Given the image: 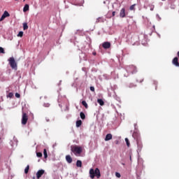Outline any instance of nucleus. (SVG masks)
Returning <instances> with one entry per match:
<instances>
[{"label":"nucleus","instance_id":"nucleus-1","mask_svg":"<svg viewBox=\"0 0 179 179\" xmlns=\"http://www.w3.org/2000/svg\"><path fill=\"white\" fill-rule=\"evenodd\" d=\"M132 136L136 141L138 152H141L142 150V148H143V144L142 143V140L141 139V135L137 132H134Z\"/></svg>","mask_w":179,"mask_h":179},{"label":"nucleus","instance_id":"nucleus-2","mask_svg":"<svg viewBox=\"0 0 179 179\" xmlns=\"http://www.w3.org/2000/svg\"><path fill=\"white\" fill-rule=\"evenodd\" d=\"M90 177L91 178H94V177H97V178H100L101 177V174L100 173V169L99 168H96L95 171L93 169L90 170Z\"/></svg>","mask_w":179,"mask_h":179},{"label":"nucleus","instance_id":"nucleus-3","mask_svg":"<svg viewBox=\"0 0 179 179\" xmlns=\"http://www.w3.org/2000/svg\"><path fill=\"white\" fill-rule=\"evenodd\" d=\"M83 148L82 147L78 146V145H73L71 146V152L74 153V155H80L83 152Z\"/></svg>","mask_w":179,"mask_h":179},{"label":"nucleus","instance_id":"nucleus-4","mask_svg":"<svg viewBox=\"0 0 179 179\" xmlns=\"http://www.w3.org/2000/svg\"><path fill=\"white\" fill-rule=\"evenodd\" d=\"M8 62L12 69H15V71H17V63H16V61H15L14 57H10L8 59Z\"/></svg>","mask_w":179,"mask_h":179},{"label":"nucleus","instance_id":"nucleus-5","mask_svg":"<svg viewBox=\"0 0 179 179\" xmlns=\"http://www.w3.org/2000/svg\"><path fill=\"white\" fill-rule=\"evenodd\" d=\"M27 121H29V115H27V113L22 112V124L26 125L27 124Z\"/></svg>","mask_w":179,"mask_h":179},{"label":"nucleus","instance_id":"nucleus-6","mask_svg":"<svg viewBox=\"0 0 179 179\" xmlns=\"http://www.w3.org/2000/svg\"><path fill=\"white\" fill-rule=\"evenodd\" d=\"M126 70L127 71V72H129L130 73H136V66L134 65L128 66L126 67Z\"/></svg>","mask_w":179,"mask_h":179},{"label":"nucleus","instance_id":"nucleus-7","mask_svg":"<svg viewBox=\"0 0 179 179\" xmlns=\"http://www.w3.org/2000/svg\"><path fill=\"white\" fill-rule=\"evenodd\" d=\"M45 173V171L41 169L39 171H38V172L36 173V178L38 179L41 178V177L43 176V175Z\"/></svg>","mask_w":179,"mask_h":179},{"label":"nucleus","instance_id":"nucleus-8","mask_svg":"<svg viewBox=\"0 0 179 179\" xmlns=\"http://www.w3.org/2000/svg\"><path fill=\"white\" fill-rule=\"evenodd\" d=\"M9 16H10L9 13L8 11H4L3 14L0 18V22H2L6 17H9Z\"/></svg>","mask_w":179,"mask_h":179},{"label":"nucleus","instance_id":"nucleus-9","mask_svg":"<svg viewBox=\"0 0 179 179\" xmlns=\"http://www.w3.org/2000/svg\"><path fill=\"white\" fill-rule=\"evenodd\" d=\"M102 47H103V48H105V50H107V49L110 48V47H111V43L110 42H104L102 44Z\"/></svg>","mask_w":179,"mask_h":179},{"label":"nucleus","instance_id":"nucleus-10","mask_svg":"<svg viewBox=\"0 0 179 179\" xmlns=\"http://www.w3.org/2000/svg\"><path fill=\"white\" fill-rule=\"evenodd\" d=\"M172 64L175 65V66H179L178 57H174Z\"/></svg>","mask_w":179,"mask_h":179},{"label":"nucleus","instance_id":"nucleus-11","mask_svg":"<svg viewBox=\"0 0 179 179\" xmlns=\"http://www.w3.org/2000/svg\"><path fill=\"white\" fill-rule=\"evenodd\" d=\"M106 20L103 17H99L96 19V23H104Z\"/></svg>","mask_w":179,"mask_h":179},{"label":"nucleus","instance_id":"nucleus-12","mask_svg":"<svg viewBox=\"0 0 179 179\" xmlns=\"http://www.w3.org/2000/svg\"><path fill=\"white\" fill-rule=\"evenodd\" d=\"M113 139V134H108L106 136L105 141L107 142L108 141H111Z\"/></svg>","mask_w":179,"mask_h":179},{"label":"nucleus","instance_id":"nucleus-13","mask_svg":"<svg viewBox=\"0 0 179 179\" xmlns=\"http://www.w3.org/2000/svg\"><path fill=\"white\" fill-rule=\"evenodd\" d=\"M120 17H125V8H122L120 13Z\"/></svg>","mask_w":179,"mask_h":179},{"label":"nucleus","instance_id":"nucleus-14","mask_svg":"<svg viewBox=\"0 0 179 179\" xmlns=\"http://www.w3.org/2000/svg\"><path fill=\"white\" fill-rule=\"evenodd\" d=\"M66 160L67 163H69V164L72 163V157H71V155H66Z\"/></svg>","mask_w":179,"mask_h":179},{"label":"nucleus","instance_id":"nucleus-15","mask_svg":"<svg viewBox=\"0 0 179 179\" xmlns=\"http://www.w3.org/2000/svg\"><path fill=\"white\" fill-rule=\"evenodd\" d=\"M97 103H99L101 106H104V101L101 99H97Z\"/></svg>","mask_w":179,"mask_h":179},{"label":"nucleus","instance_id":"nucleus-16","mask_svg":"<svg viewBox=\"0 0 179 179\" xmlns=\"http://www.w3.org/2000/svg\"><path fill=\"white\" fill-rule=\"evenodd\" d=\"M29 4H25V6H24V8H23V12H27V10H29Z\"/></svg>","mask_w":179,"mask_h":179},{"label":"nucleus","instance_id":"nucleus-17","mask_svg":"<svg viewBox=\"0 0 179 179\" xmlns=\"http://www.w3.org/2000/svg\"><path fill=\"white\" fill-rule=\"evenodd\" d=\"M80 117L81 120H85L86 118V115H85V113L83 112H80Z\"/></svg>","mask_w":179,"mask_h":179},{"label":"nucleus","instance_id":"nucleus-18","mask_svg":"<svg viewBox=\"0 0 179 179\" xmlns=\"http://www.w3.org/2000/svg\"><path fill=\"white\" fill-rule=\"evenodd\" d=\"M76 166H77V167H82V161H80V160H77V162H76Z\"/></svg>","mask_w":179,"mask_h":179},{"label":"nucleus","instance_id":"nucleus-19","mask_svg":"<svg viewBox=\"0 0 179 179\" xmlns=\"http://www.w3.org/2000/svg\"><path fill=\"white\" fill-rule=\"evenodd\" d=\"M27 29H29V25H27V23H23V30H27Z\"/></svg>","mask_w":179,"mask_h":179},{"label":"nucleus","instance_id":"nucleus-20","mask_svg":"<svg viewBox=\"0 0 179 179\" xmlns=\"http://www.w3.org/2000/svg\"><path fill=\"white\" fill-rule=\"evenodd\" d=\"M135 6H136V3H134V4L131 5V6L129 7V10H134V11H135Z\"/></svg>","mask_w":179,"mask_h":179},{"label":"nucleus","instance_id":"nucleus-21","mask_svg":"<svg viewBox=\"0 0 179 179\" xmlns=\"http://www.w3.org/2000/svg\"><path fill=\"white\" fill-rule=\"evenodd\" d=\"M82 125V120H78L76 122V127L77 128H79V127H80Z\"/></svg>","mask_w":179,"mask_h":179},{"label":"nucleus","instance_id":"nucleus-22","mask_svg":"<svg viewBox=\"0 0 179 179\" xmlns=\"http://www.w3.org/2000/svg\"><path fill=\"white\" fill-rule=\"evenodd\" d=\"M82 104L85 107V108H88L89 106L87 105V103H86V101H83Z\"/></svg>","mask_w":179,"mask_h":179},{"label":"nucleus","instance_id":"nucleus-23","mask_svg":"<svg viewBox=\"0 0 179 179\" xmlns=\"http://www.w3.org/2000/svg\"><path fill=\"white\" fill-rule=\"evenodd\" d=\"M29 170H30V166L27 165L24 169L25 174H27V173H29Z\"/></svg>","mask_w":179,"mask_h":179},{"label":"nucleus","instance_id":"nucleus-24","mask_svg":"<svg viewBox=\"0 0 179 179\" xmlns=\"http://www.w3.org/2000/svg\"><path fill=\"white\" fill-rule=\"evenodd\" d=\"M43 155H44L45 159H47V157H48V155L47 154V150L46 149L43 150Z\"/></svg>","mask_w":179,"mask_h":179},{"label":"nucleus","instance_id":"nucleus-25","mask_svg":"<svg viewBox=\"0 0 179 179\" xmlns=\"http://www.w3.org/2000/svg\"><path fill=\"white\" fill-rule=\"evenodd\" d=\"M125 142H126V143H127V147L128 148H129V146H130V143H129V140L128 139V138H125Z\"/></svg>","mask_w":179,"mask_h":179},{"label":"nucleus","instance_id":"nucleus-26","mask_svg":"<svg viewBox=\"0 0 179 179\" xmlns=\"http://www.w3.org/2000/svg\"><path fill=\"white\" fill-rule=\"evenodd\" d=\"M0 54H5V50L2 47H0Z\"/></svg>","mask_w":179,"mask_h":179},{"label":"nucleus","instance_id":"nucleus-27","mask_svg":"<svg viewBox=\"0 0 179 179\" xmlns=\"http://www.w3.org/2000/svg\"><path fill=\"white\" fill-rule=\"evenodd\" d=\"M7 97L12 99V97H13V92L8 93V94L7 95Z\"/></svg>","mask_w":179,"mask_h":179},{"label":"nucleus","instance_id":"nucleus-28","mask_svg":"<svg viewBox=\"0 0 179 179\" xmlns=\"http://www.w3.org/2000/svg\"><path fill=\"white\" fill-rule=\"evenodd\" d=\"M17 36V37H23V31H20Z\"/></svg>","mask_w":179,"mask_h":179},{"label":"nucleus","instance_id":"nucleus-29","mask_svg":"<svg viewBox=\"0 0 179 179\" xmlns=\"http://www.w3.org/2000/svg\"><path fill=\"white\" fill-rule=\"evenodd\" d=\"M37 157H43V153L41 152H37L36 153Z\"/></svg>","mask_w":179,"mask_h":179},{"label":"nucleus","instance_id":"nucleus-30","mask_svg":"<svg viewBox=\"0 0 179 179\" xmlns=\"http://www.w3.org/2000/svg\"><path fill=\"white\" fill-rule=\"evenodd\" d=\"M115 176L117 177V178H121V174L118 172L115 173Z\"/></svg>","mask_w":179,"mask_h":179},{"label":"nucleus","instance_id":"nucleus-31","mask_svg":"<svg viewBox=\"0 0 179 179\" xmlns=\"http://www.w3.org/2000/svg\"><path fill=\"white\" fill-rule=\"evenodd\" d=\"M15 97H17V99H20V94L16 93L15 94Z\"/></svg>","mask_w":179,"mask_h":179},{"label":"nucleus","instance_id":"nucleus-32","mask_svg":"<svg viewBox=\"0 0 179 179\" xmlns=\"http://www.w3.org/2000/svg\"><path fill=\"white\" fill-rule=\"evenodd\" d=\"M44 107H50V104L49 103H46L43 104Z\"/></svg>","mask_w":179,"mask_h":179},{"label":"nucleus","instance_id":"nucleus-33","mask_svg":"<svg viewBox=\"0 0 179 179\" xmlns=\"http://www.w3.org/2000/svg\"><path fill=\"white\" fill-rule=\"evenodd\" d=\"M90 90H91V92H94V87H90Z\"/></svg>","mask_w":179,"mask_h":179},{"label":"nucleus","instance_id":"nucleus-34","mask_svg":"<svg viewBox=\"0 0 179 179\" xmlns=\"http://www.w3.org/2000/svg\"><path fill=\"white\" fill-rule=\"evenodd\" d=\"M112 16H115V11H113V12L112 13Z\"/></svg>","mask_w":179,"mask_h":179},{"label":"nucleus","instance_id":"nucleus-35","mask_svg":"<svg viewBox=\"0 0 179 179\" xmlns=\"http://www.w3.org/2000/svg\"><path fill=\"white\" fill-rule=\"evenodd\" d=\"M115 143L116 145H118V143H120V141H115Z\"/></svg>","mask_w":179,"mask_h":179},{"label":"nucleus","instance_id":"nucleus-36","mask_svg":"<svg viewBox=\"0 0 179 179\" xmlns=\"http://www.w3.org/2000/svg\"><path fill=\"white\" fill-rule=\"evenodd\" d=\"M131 162L132 161V157L130 155V157H129Z\"/></svg>","mask_w":179,"mask_h":179},{"label":"nucleus","instance_id":"nucleus-37","mask_svg":"<svg viewBox=\"0 0 179 179\" xmlns=\"http://www.w3.org/2000/svg\"><path fill=\"white\" fill-rule=\"evenodd\" d=\"M92 54L94 55H96V52H92Z\"/></svg>","mask_w":179,"mask_h":179},{"label":"nucleus","instance_id":"nucleus-38","mask_svg":"<svg viewBox=\"0 0 179 179\" xmlns=\"http://www.w3.org/2000/svg\"><path fill=\"white\" fill-rule=\"evenodd\" d=\"M0 143H2V141L1 140V137H0Z\"/></svg>","mask_w":179,"mask_h":179},{"label":"nucleus","instance_id":"nucleus-39","mask_svg":"<svg viewBox=\"0 0 179 179\" xmlns=\"http://www.w3.org/2000/svg\"><path fill=\"white\" fill-rule=\"evenodd\" d=\"M135 128H136V124H134Z\"/></svg>","mask_w":179,"mask_h":179},{"label":"nucleus","instance_id":"nucleus-40","mask_svg":"<svg viewBox=\"0 0 179 179\" xmlns=\"http://www.w3.org/2000/svg\"><path fill=\"white\" fill-rule=\"evenodd\" d=\"M123 166H125V164H122Z\"/></svg>","mask_w":179,"mask_h":179},{"label":"nucleus","instance_id":"nucleus-41","mask_svg":"<svg viewBox=\"0 0 179 179\" xmlns=\"http://www.w3.org/2000/svg\"><path fill=\"white\" fill-rule=\"evenodd\" d=\"M33 179H36V178H35V177H34V178H33Z\"/></svg>","mask_w":179,"mask_h":179},{"label":"nucleus","instance_id":"nucleus-42","mask_svg":"<svg viewBox=\"0 0 179 179\" xmlns=\"http://www.w3.org/2000/svg\"><path fill=\"white\" fill-rule=\"evenodd\" d=\"M24 1H26V0H23L24 2Z\"/></svg>","mask_w":179,"mask_h":179},{"label":"nucleus","instance_id":"nucleus-43","mask_svg":"<svg viewBox=\"0 0 179 179\" xmlns=\"http://www.w3.org/2000/svg\"><path fill=\"white\" fill-rule=\"evenodd\" d=\"M15 1H19V0H15Z\"/></svg>","mask_w":179,"mask_h":179},{"label":"nucleus","instance_id":"nucleus-44","mask_svg":"<svg viewBox=\"0 0 179 179\" xmlns=\"http://www.w3.org/2000/svg\"><path fill=\"white\" fill-rule=\"evenodd\" d=\"M162 1H164V0H162Z\"/></svg>","mask_w":179,"mask_h":179}]
</instances>
